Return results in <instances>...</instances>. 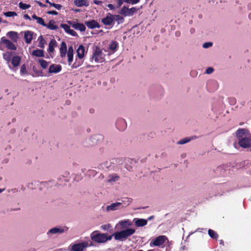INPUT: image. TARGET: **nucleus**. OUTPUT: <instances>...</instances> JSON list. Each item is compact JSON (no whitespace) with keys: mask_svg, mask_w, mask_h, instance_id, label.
I'll return each mask as SVG.
<instances>
[{"mask_svg":"<svg viewBox=\"0 0 251 251\" xmlns=\"http://www.w3.org/2000/svg\"><path fill=\"white\" fill-rule=\"evenodd\" d=\"M67 33L73 36H77V33L75 30L71 29L69 30Z\"/></svg>","mask_w":251,"mask_h":251,"instance_id":"obj_46","label":"nucleus"},{"mask_svg":"<svg viewBox=\"0 0 251 251\" xmlns=\"http://www.w3.org/2000/svg\"><path fill=\"white\" fill-rule=\"evenodd\" d=\"M67 48L66 43L64 41L62 42L60 48V54L61 58H64L66 56L67 53Z\"/></svg>","mask_w":251,"mask_h":251,"instance_id":"obj_15","label":"nucleus"},{"mask_svg":"<svg viewBox=\"0 0 251 251\" xmlns=\"http://www.w3.org/2000/svg\"><path fill=\"white\" fill-rule=\"evenodd\" d=\"M88 246V243L86 242L75 244L72 246L71 250L72 251H83Z\"/></svg>","mask_w":251,"mask_h":251,"instance_id":"obj_9","label":"nucleus"},{"mask_svg":"<svg viewBox=\"0 0 251 251\" xmlns=\"http://www.w3.org/2000/svg\"><path fill=\"white\" fill-rule=\"evenodd\" d=\"M138 9L136 7H132L128 8L124 6L121 10L120 13L124 16H132L137 11Z\"/></svg>","mask_w":251,"mask_h":251,"instance_id":"obj_4","label":"nucleus"},{"mask_svg":"<svg viewBox=\"0 0 251 251\" xmlns=\"http://www.w3.org/2000/svg\"><path fill=\"white\" fill-rule=\"evenodd\" d=\"M167 239V238L166 236L164 235H160L156 237L155 239L153 240L151 243L150 245L151 246H160L163 245L166 240Z\"/></svg>","mask_w":251,"mask_h":251,"instance_id":"obj_5","label":"nucleus"},{"mask_svg":"<svg viewBox=\"0 0 251 251\" xmlns=\"http://www.w3.org/2000/svg\"><path fill=\"white\" fill-rule=\"evenodd\" d=\"M45 26L50 30H56L58 28L57 26L55 25V22L54 20H50Z\"/></svg>","mask_w":251,"mask_h":251,"instance_id":"obj_29","label":"nucleus"},{"mask_svg":"<svg viewBox=\"0 0 251 251\" xmlns=\"http://www.w3.org/2000/svg\"><path fill=\"white\" fill-rule=\"evenodd\" d=\"M126 3H131L132 4H136L139 2L140 0H123Z\"/></svg>","mask_w":251,"mask_h":251,"instance_id":"obj_44","label":"nucleus"},{"mask_svg":"<svg viewBox=\"0 0 251 251\" xmlns=\"http://www.w3.org/2000/svg\"><path fill=\"white\" fill-rule=\"evenodd\" d=\"M212 46V43L211 42H206L202 45V47L205 49L208 48Z\"/></svg>","mask_w":251,"mask_h":251,"instance_id":"obj_45","label":"nucleus"},{"mask_svg":"<svg viewBox=\"0 0 251 251\" xmlns=\"http://www.w3.org/2000/svg\"><path fill=\"white\" fill-rule=\"evenodd\" d=\"M116 125L117 128L120 130H123L126 127V121L124 119L118 120L116 123Z\"/></svg>","mask_w":251,"mask_h":251,"instance_id":"obj_17","label":"nucleus"},{"mask_svg":"<svg viewBox=\"0 0 251 251\" xmlns=\"http://www.w3.org/2000/svg\"><path fill=\"white\" fill-rule=\"evenodd\" d=\"M153 218H154V216H151L149 217L148 218L147 221H148V220L150 221V220H151L153 219Z\"/></svg>","mask_w":251,"mask_h":251,"instance_id":"obj_59","label":"nucleus"},{"mask_svg":"<svg viewBox=\"0 0 251 251\" xmlns=\"http://www.w3.org/2000/svg\"><path fill=\"white\" fill-rule=\"evenodd\" d=\"M105 54L102 52L100 47L96 46L93 50L91 60H94L96 63H102L105 61Z\"/></svg>","mask_w":251,"mask_h":251,"instance_id":"obj_2","label":"nucleus"},{"mask_svg":"<svg viewBox=\"0 0 251 251\" xmlns=\"http://www.w3.org/2000/svg\"><path fill=\"white\" fill-rule=\"evenodd\" d=\"M35 2L39 5V6L41 7H45L47 6V5L42 3L41 2L38 0H35Z\"/></svg>","mask_w":251,"mask_h":251,"instance_id":"obj_51","label":"nucleus"},{"mask_svg":"<svg viewBox=\"0 0 251 251\" xmlns=\"http://www.w3.org/2000/svg\"><path fill=\"white\" fill-rule=\"evenodd\" d=\"M19 6L21 9L25 10L29 8L30 7V5L20 2L19 3Z\"/></svg>","mask_w":251,"mask_h":251,"instance_id":"obj_37","label":"nucleus"},{"mask_svg":"<svg viewBox=\"0 0 251 251\" xmlns=\"http://www.w3.org/2000/svg\"><path fill=\"white\" fill-rule=\"evenodd\" d=\"M47 14L52 15H57L58 12L55 10L49 11L47 12Z\"/></svg>","mask_w":251,"mask_h":251,"instance_id":"obj_50","label":"nucleus"},{"mask_svg":"<svg viewBox=\"0 0 251 251\" xmlns=\"http://www.w3.org/2000/svg\"><path fill=\"white\" fill-rule=\"evenodd\" d=\"M38 40H39V45L38 47H39L41 48H44V46L46 43V42L43 37L41 35L38 37Z\"/></svg>","mask_w":251,"mask_h":251,"instance_id":"obj_34","label":"nucleus"},{"mask_svg":"<svg viewBox=\"0 0 251 251\" xmlns=\"http://www.w3.org/2000/svg\"><path fill=\"white\" fill-rule=\"evenodd\" d=\"M21 61V58L20 56L18 55L13 56L12 59L10 63H11V65L8 64L9 68L10 69L13 70L15 68H17L20 64Z\"/></svg>","mask_w":251,"mask_h":251,"instance_id":"obj_6","label":"nucleus"},{"mask_svg":"<svg viewBox=\"0 0 251 251\" xmlns=\"http://www.w3.org/2000/svg\"><path fill=\"white\" fill-rule=\"evenodd\" d=\"M122 205V203L120 202L113 203L110 205L106 207V209L108 211L111 210H116L118 209Z\"/></svg>","mask_w":251,"mask_h":251,"instance_id":"obj_20","label":"nucleus"},{"mask_svg":"<svg viewBox=\"0 0 251 251\" xmlns=\"http://www.w3.org/2000/svg\"><path fill=\"white\" fill-rule=\"evenodd\" d=\"M108 7L110 9H114V6H113V4H109L108 5H107Z\"/></svg>","mask_w":251,"mask_h":251,"instance_id":"obj_56","label":"nucleus"},{"mask_svg":"<svg viewBox=\"0 0 251 251\" xmlns=\"http://www.w3.org/2000/svg\"><path fill=\"white\" fill-rule=\"evenodd\" d=\"M62 67L60 65L52 64L50 66L49 72L50 73H57L61 71Z\"/></svg>","mask_w":251,"mask_h":251,"instance_id":"obj_14","label":"nucleus"},{"mask_svg":"<svg viewBox=\"0 0 251 251\" xmlns=\"http://www.w3.org/2000/svg\"><path fill=\"white\" fill-rule=\"evenodd\" d=\"M74 4L77 7H81L83 6L87 7L89 5L88 0H75L74 1Z\"/></svg>","mask_w":251,"mask_h":251,"instance_id":"obj_21","label":"nucleus"},{"mask_svg":"<svg viewBox=\"0 0 251 251\" xmlns=\"http://www.w3.org/2000/svg\"><path fill=\"white\" fill-rule=\"evenodd\" d=\"M134 221L135 225L138 227H142L147 224V220L144 219L135 218Z\"/></svg>","mask_w":251,"mask_h":251,"instance_id":"obj_18","label":"nucleus"},{"mask_svg":"<svg viewBox=\"0 0 251 251\" xmlns=\"http://www.w3.org/2000/svg\"><path fill=\"white\" fill-rule=\"evenodd\" d=\"M113 236H114V233L111 235H108L107 233H105V242L108 240H111Z\"/></svg>","mask_w":251,"mask_h":251,"instance_id":"obj_48","label":"nucleus"},{"mask_svg":"<svg viewBox=\"0 0 251 251\" xmlns=\"http://www.w3.org/2000/svg\"><path fill=\"white\" fill-rule=\"evenodd\" d=\"M85 25L90 29L95 28H100V24L95 20H92L85 22Z\"/></svg>","mask_w":251,"mask_h":251,"instance_id":"obj_11","label":"nucleus"},{"mask_svg":"<svg viewBox=\"0 0 251 251\" xmlns=\"http://www.w3.org/2000/svg\"><path fill=\"white\" fill-rule=\"evenodd\" d=\"M114 22L117 21L118 24H120L124 22V18L119 15H113Z\"/></svg>","mask_w":251,"mask_h":251,"instance_id":"obj_31","label":"nucleus"},{"mask_svg":"<svg viewBox=\"0 0 251 251\" xmlns=\"http://www.w3.org/2000/svg\"><path fill=\"white\" fill-rule=\"evenodd\" d=\"M132 202V199L128 198H126L125 200L122 201V205H121L122 207H126L128 205Z\"/></svg>","mask_w":251,"mask_h":251,"instance_id":"obj_35","label":"nucleus"},{"mask_svg":"<svg viewBox=\"0 0 251 251\" xmlns=\"http://www.w3.org/2000/svg\"><path fill=\"white\" fill-rule=\"evenodd\" d=\"M83 62L82 59H78V58L76 57L75 62L72 64L71 68L72 69L77 68L83 64Z\"/></svg>","mask_w":251,"mask_h":251,"instance_id":"obj_28","label":"nucleus"},{"mask_svg":"<svg viewBox=\"0 0 251 251\" xmlns=\"http://www.w3.org/2000/svg\"><path fill=\"white\" fill-rule=\"evenodd\" d=\"M195 138H196V137H192L191 138L187 137V138H184V139H182L179 140L177 143H178V144H179V145H183V144H186L187 143H188L191 140L195 139Z\"/></svg>","mask_w":251,"mask_h":251,"instance_id":"obj_33","label":"nucleus"},{"mask_svg":"<svg viewBox=\"0 0 251 251\" xmlns=\"http://www.w3.org/2000/svg\"><path fill=\"white\" fill-rule=\"evenodd\" d=\"M89 111L91 113H93L94 112V109L92 108L90 109Z\"/></svg>","mask_w":251,"mask_h":251,"instance_id":"obj_62","label":"nucleus"},{"mask_svg":"<svg viewBox=\"0 0 251 251\" xmlns=\"http://www.w3.org/2000/svg\"><path fill=\"white\" fill-rule=\"evenodd\" d=\"M68 23L72 25V27L76 30H79L80 31H84L86 29L85 25L81 23H75L71 21H68Z\"/></svg>","mask_w":251,"mask_h":251,"instance_id":"obj_10","label":"nucleus"},{"mask_svg":"<svg viewBox=\"0 0 251 251\" xmlns=\"http://www.w3.org/2000/svg\"><path fill=\"white\" fill-rule=\"evenodd\" d=\"M20 73L22 75L27 74V71L26 70V67L25 64H23L20 69Z\"/></svg>","mask_w":251,"mask_h":251,"instance_id":"obj_38","label":"nucleus"},{"mask_svg":"<svg viewBox=\"0 0 251 251\" xmlns=\"http://www.w3.org/2000/svg\"><path fill=\"white\" fill-rule=\"evenodd\" d=\"M24 17L25 19L26 20H28L29 21H30L31 20V18L30 17V16L28 14L24 15Z\"/></svg>","mask_w":251,"mask_h":251,"instance_id":"obj_54","label":"nucleus"},{"mask_svg":"<svg viewBox=\"0 0 251 251\" xmlns=\"http://www.w3.org/2000/svg\"><path fill=\"white\" fill-rule=\"evenodd\" d=\"M0 41L7 49L13 50H17L16 46L11 41L6 39L4 37L1 38Z\"/></svg>","mask_w":251,"mask_h":251,"instance_id":"obj_8","label":"nucleus"},{"mask_svg":"<svg viewBox=\"0 0 251 251\" xmlns=\"http://www.w3.org/2000/svg\"><path fill=\"white\" fill-rule=\"evenodd\" d=\"M126 223V221H121L120 224L122 226H125V224Z\"/></svg>","mask_w":251,"mask_h":251,"instance_id":"obj_58","label":"nucleus"},{"mask_svg":"<svg viewBox=\"0 0 251 251\" xmlns=\"http://www.w3.org/2000/svg\"><path fill=\"white\" fill-rule=\"evenodd\" d=\"M93 3L96 4H100L102 3V1H100V0H94Z\"/></svg>","mask_w":251,"mask_h":251,"instance_id":"obj_52","label":"nucleus"},{"mask_svg":"<svg viewBox=\"0 0 251 251\" xmlns=\"http://www.w3.org/2000/svg\"><path fill=\"white\" fill-rule=\"evenodd\" d=\"M214 71V69L212 67H209L208 68L206 71H205V73L207 74H210L211 73H212Z\"/></svg>","mask_w":251,"mask_h":251,"instance_id":"obj_49","label":"nucleus"},{"mask_svg":"<svg viewBox=\"0 0 251 251\" xmlns=\"http://www.w3.org/2000/svg\"><path fill=\"white\" fill-rule=\"evenodd\" d=\"M45 2H46V3H49V4H50H50H51V3H52V2H50V1H49V0H45Z\"/></svg>","mask_w":251,"mask_h":251,"instance_id":"obj_60","label":"nucleus"},{"mask_svg":"<svg viewBox=\"0 0 251 251\" xmlns=\"http://www.w3.org/2000/svg\"><path fill=\"white\" fill-rule=\"evenodd\" d=\"M32 18L33 19H35L36 20H37V19L39 18V17H38L37 16H36V15L35 14H33L32 16Z\"/></svg>","mask_w":251,"mask_h":251,"instance_id":"obj_57","label":"nucleus"},{"mask_svg":"<svg viewBox=\"0 0 251 251\" xmlns=\"http://www.w3.org/2000/svg\"><path fill=\"white\" fill-rule=\"evenodd\" d=\"M57 46V42L54 39H51L49 45L48 51L53 52L54 51V47Z\"/></svg>","mask_w":251,"mask_h":251,"instance_id":"obj_23","label":"nucleus"},{"mask_svg":"<svg viewBox=\"0 0 251 251\" xmlns=\"http://www.w3.org/2000/svg\"><path fill=\"white\" fill-rule=\"evenodd\" d=\"M125 239H126L129 236L132 235L135 232V230L133 228H127L122 230Z\"/></svg>","mask_w":251,"mask_h":251,"instance_id":"obj_22","label":"nucleus"},{"mask_svg":"<svg viewBox=\"0 0 251 251\" xmlns=\"http://www.w3.org/2000/svg\"><path fill=\"white\" fill-rule=\"evenodd\" d=\"M4 15L6 17H13V16H16L17 15V14L16 12L14 11H8L6 12H4L3 13Z\"/></svg>","mask_w":251,"mask_h":251,"instance_id":"obj_39","label":"nucleus"},{"mask_svg":"<svg viewBox=\"0 0 251 251\" xmlns=\"http://www.w3.org/2000/svg\"><path fill=\"white\" fill-rule=\"evenodd\" d=\"M220 244L221 245H224V241H223V240H221L220 241Z\"/></svg>","mask_w":251,"mask_h":251,"instance_id":"obj_63","label":"nucleus"},{"mask_svg":"<svg viewBox=\"0 0 251 251\" xmlns=\"http://www.w3.org/2000/svg\"><path fill=\"white\" fill-rule=\"evenodd\" d=\"M24 38L25 42L27 44H30L33 39V32L29 30L25 31Z\"/></svg>","mask_w":251,"mask_h":251,"instance_id":"obj_19","label":"nucleus"},{"mask_svg":"<svg viewBox=\"0 0 251 251\" xmlns=\"http://www.w3.org/2000/svg\"><path fill=\"white\" fill-rule=\"evenodd\" d=\"M7 35L14 42H17L18 38V34L15 31H9L7 33Z\"/></svg>","mask_w":251,"mask_h":251,"instance_id":"obj_27","label":"nucleus"},{"mask_svg":"<svg viewBox=\"0 0 251 251\" xmlns=\"http://www.w3.org/2000/svg\"><path fill=\"white\" fill-rule=\"evenodd\" d=\"M101 22L105 25L111 26L114 24L113 15L108 13L106 17L101 19Z\"/></svg>","mask_w":251,"mask_h":251,"instance_id":"obj_7","label":"nucleus"},{"mask_svg":"<svg viewBox=\"0 0 251 251\" xmlns=\"http://www.w3.org/2000/svg\"><path fill=\"white\" fill-rule=\"evenodd\" d=\"M75 12H80V9H74L73 10Z\"/></svg>","mask_w":251,"mask_h":251,"instance_id":"obj_61","label":"nucleus"},{"mask_svg":"<svg viewBox=\"0 0 251 251\" xmlns=\"http://www.w3.org/2000/svg\"><path fill=\"white\" fill-rule=\"evenodd\" d=\"M91 238L96 243H105V233H99L98 231H95L91 234Z\"/></svg>","mask_w":251,"mask_h":251,"instance_id":"obj_3","label":"nucleus"},{"mask_svg":"<svg viewBox=\"0 0 251 251\" xmlns=\"http://www.w3.org/2000/svg\"><path fill=\"white\" fill-rule=\"evenodd\" d=\"M249 18L250 20H251V13H250L249 14Z\"/></svg>","mask_w":251,"mask_h":251,"instance_id":"obj_64","label":"nucleus"},{"mask_svg":"<svg viewBox=\"0 0 251 251\" xmlns=\"http://www.w3.org/2000/svg\"><path fill=\"white\" fill-rule=\"evenodd\" d=\"M114 237L115 240L124 241L126 240L122 230L119 232H116L114 233Z\"/></svg>","mask_w":251,"mask_h":251,"instance_id":"obj_25","label":"nucleus"},{"mask_svg":"<svg viewBox=\"0 0 251 251\" xmlns=\"http://www.w3.org/2000/svg\"><path fill=\"white\" fill-rule=\"evenodd\" d=\"M111 227L110 225L109 224L108 225H102L100 227V228L104 230H108L110 227Z\"/></svg>","mask_w":251,"mask_h":251,"instance_id":"obj_47","label":"nucleus"},{"mask_svg":"<svg viewBox=\"0 0 251 251\" xmlns=\"http://www.w3.org/2000/svg\"><path fill=\"white\" fill-rule=\"evenodd\" d=\"M38 61L42 68L45 69L47 68L49 63L45 60L40 59Z\"/></svg>","mask_w":251,"mask_h":251,"instance_id":"obj_36","label":"nucleus"},{"mask_svg":"<svg viewBox=\"0 0 251 251\" xmlns=\"http://www.w3.org/2000/svg\"><path fill=\"white\" fill-rule=\"evenodd\" d=\"M60 27L64 29L65 31L67 33L69 30L71 29L69 25L65 24H61Z\"/></svg>","mask_w":251,"mask_h":251,"instance_id":"obj_40","label":"nucleus"},{"mask_svg":"<svg viewBox=\"0 0 251 251\" xmlns=\"http://www.w3.org/2000/svg\"><path fill=\"white\" fill-rule=\"evenodd\" d=\"M238 144L243 148L251 147V137L249 131L246 128H239L236 132Z\"/></svg>","mask_w":251,"mask_h":251,"instance_id":"obj_1","label":"nucleus"},{"mask_svg":"<svg viewBox=\"0 0 251 251\" xmlns=\"http://www.w3.org/2000/svg\"><path fill=\"white\" fill-rule=\"evenodd\" d=\"M119 47V43L116 41H112L108 47V50L114 53L116 52Z\"/></svg>","mask_w":251,"mask_h":251,"instance_id":"obj_16","label":"nucleus"},{"mask_svg":"<svg viewBox=\"0 0 251 251\" xmlns=\"http://www.w3.org/2000/svg\"><path fill=\"white\" fill-rule=\"evenodd\" d=\"M190 75L192 76H196L197 75V73L196 72V71H192L190 72Z\"/></svg>","mask_w":251,"mask_h":251,"instance_id":"obj_53","label":"nucleus"},{"mask_svg":"<svg viewBox=\"0 0 251 251\" xmlns=\"http://www.w3.org/2000/svg\"><path fill=\"white\" fill-rule=\"evenodd\" d=\"M64 232V228L55 227L50 229L49 230V231L48 232L47 234H49L50 233H51V234L62 233Z\"/></svg>","mask_w":251,"mask_h":251,"instance_id":"obj_24","label":"nucleus"},{"mask_svg":"<svg viewBox=\"0 0 251 251\" xmlns=\"http://www.w3.org/2000/svg\"><path fill=\"white\" fill-rule=\"evenodd\" d=\"M117 4L119 7L121 6L123 4V1L122 0H118Z\"/></svg>","mask_w":251,"mask_h":251,"instance_id":"obj_55","label":"nucleus"},{"mask_svg":"<svg viewBox=\"0 0 251 251\" xmlns=\"http://www.w3.org/2000/svg\"><path fill=\"white\" fill-rule=\"evenodd\" d=\"M32 55L37 57H44V51L43 50L37 49L32 51Z\"/></svg>","mask_w":251,"mask_h":251,"instance_id":"obj_30","label":"nucleus"},{"mask_svg":"<svg viewBox=\"0 0 251 251\" xmlns=\"http://www.w3.org/2000/svg\"><path fill=\"white\" fill-rule=\"evenodd\" d=\"M13 52L12 51H6L3 54V59L7 62V63L9 64L12 58Z\"/></svg>","mask_w":251,"mask_h":251,"instance_id":"obj_26","label":"nucleus"},{"mask_svg":"<svg viewBox=\"0 0 251 251\" xmlns=\"http://www.w3.org/2000/svg\"><path fill=\"white\" fill-rule=\"evenodd\" d=\"M37 21V23L39 24V25H42L43 26H45V25H46V24L45 23L44 19L41 17H39Z\"/></svg>","mask_w":251,"mask_h":251,"instance_id":"obj_41","label":"nucleus"},{"mask_svg":"<svg viewBox=\"0 0 251 251\" xmlns=\"http://www.w3.org/2000/svg\"><path fill=\"white\" fill-rule=\"evenodd\" d=\"M208 233L209 236L213 239H217L218 237V234L214 230L209 229L208 231Z\"/></svg>","mask_w":251,"mask_h":251,"instance_id":"obj_32","label":"nucleus"},{"mask_svg":"<svg viewBox=\"0 0 251 251\" xmlns=\"http://www.w3.org/2000/svg\"><path fill=\"white\" fill-rule=\"evenodd\" d=\"M76 53L77 55L76 57L78 58V59H83L85 53V47L82 45H79L76 50Z\"/></svg>","mask_w":251,"mask_h":251,"instance_id":"obj_12","label":"nucleus"},{"mask_svg":"<svg viewBox=\"0 0 251 251\" xmlns=\"http://www.w3.org/2000/svg\"><path fill=\"white\" fill-rule=\"evenodd\" d=\"M110 181H116L119 179L120 177L117 175H112L111 176Z\"/></svg>","mask_w":251,"mask_h":251,"instance_id":"obj_42","label":"nucleus"},{"mask_svg":"<svg viewBox=\"0 0 251 251\" xmlns=\"http://www.w3.org/2000/svg\"><path fill=\"white\" fill-rule=\"evenodd\" d=\"M50 6H53L55 8L59 10L61 9V8L62 7V6L61 4H56L54 3H52L50 4Z\"/></svg>","mask_w":251,"mask_h":251,"instance_id":"obj_43","label":"nucleus"},{"mask_svg":"<svg viewBox=\"0 0 251 251\" xmlns=\"http://www.w3.org/2000/svg\"><path fill=\"white\" fill-rule=\"evenodd\" d=\"M68 63L71 65L73 61L74 57V49L72 46H70L67 51Z\"/></svg>","mask_w":251,"mask_h":251,"instance_id":"obj_13","label":"nucleus"}]
</instances>
